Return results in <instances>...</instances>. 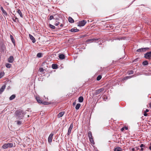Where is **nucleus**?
I'll list each match as a JSON object with an SVG mask.
<instances>
[{
    "label": "nucleus",
    "mask_w": 151,
    "mask_h": 151,
    "mask_svg": "<svg viewBox=\"0 0 151 151\" xmlns=\"http://www.w3.org/2000/svg\"><path fill=\"white\" fill-rule=\"evenodd\" d=\"M1 78V77H0V78Z\"/></svg>",
    "instance_id": "nucleus-57"
},
{
    "label": "nucleus",
    "mask_w": 151,
    "mask_h": 151,
    "mask_svg": "<svg viewBox=\"0 0 151 151\" xmlns=\"http://www.w3.org/2000/svg\"><path fill=\"white\" fill-rule=\"evenodd\" d=\"M52 68L54 69H56L58 68L57 65L55 64H53L52 65Z\"/></svg>",
    "instance_id": "nucleus-24"
},
{
    "label": "nucleus",
    "mask_w": 151,
    "mask_h": 151,
    "mask_svg": "<svg viewBox=\"0 0 151 151\" xmlns=\"http://www.w3.org/2000/svg\"><path fill=\"white\" fill-rule=\"evenodd\" d=\"M90 141V142L92 144H94V142L93 137L91 138H89Z\"/></svg>",
    "instance_id": "nucleus-30"
},
{
    "label": "nucleus",
    "mask_w": 151,
    "mask_h": 151,
    "mask_svg": "<svg viewBox=\"0 0 151 151\" xmlns=\"http://www.w3.org/2000/svg\"><path fill=\"white\" fill-rule=\"evenodd\" d=\"M54 134L52 133H51L49 135L48 139V141L49 143H50L52 141V138Z\"/></svg>",
    "instance_id": "nucleus-6"
},
{
    "label": "nucleus",
    "mask_w": 151,
    "mask_h": 151,
    "mask_svg": "<svg viewBox=\"0 0 151 151\" xmlns=\"http://www.w3.org/2000/svg\"><path fill=\"white\" fill-rule=\"evenodd\" d=\"M54 16H53L52 15H51L50 16L49 19L50 20H51L53 19H54Z\"/></svg>",
    "instance_id": "nucleus-37"
},
{
    "label": "nucleus",
    "mask_w": 151,
    "mask_h": 151,
    "mask_svg": "<svg viewBox=\"0 0 151 151\" xmlns=\"http://www.w3.org/2000/svg\"><path fill=\"white\" fill-rule=\"evenodd\" d=\"M104 100L105 101H106V100H105V97H104Z\"/></svg>",
    "instance_id": "nucleus-53"
},
{
    "label": "nucleus",
    "mask_w": 151,
    "mask_h": 151,
    "mask_svg": "<svg viewBox=\"0 0 151 151\" xmlns=\"http://www.w3.org/2000/svg\"><path fill=\"white\" fill-rule=\"evenodd\" d=\"M122 149L119 147H117L114 149V151H121Z\"/></svg>",
    "instance_id": "nucleus-25"
},
{
    "label": "nucleus",
    "mask_w": 151,
    "mask_h": 151,
    "mask_svg": "<svg viewBox=\"0 0 151 151\" xmlns=\"http://www.w3.org/2000/svg\"><path fill=\"white\" fill-rule=\"evenodd\" d=\"M59 57L60 59L62 60L65 58V55L63 54H60L59 55Z\"/></svg>",
    "instance_id": "nucleus-18"
},
{
    "label": "nucleus",
    "mask_w": 151,
    "mask_h": 151,
    "mask_svg": "<svg viewBox=\"0 0 151 151\" xmlns=\"http://www.w3.org/2000/svg\"><path fill=\"white\" fill-rule=\"evenodd\" d=\"M12 65L10 64L6 63V66L7 68H10L11 67Z\"/></svg>",
    "instance_id": "nucleus-31"
},
{
    "label": "nucleus",
    "mask_w": 151,
    "mask_h": 151,
    "mask_svg": "<svg viewBox=\"0 0 151 151\" xmlns=\"http://www.w3.org/2000/svg\"><path fill=\"white\" fill-rule=\"evenodd\" d=\"M107 99V97H106V98H105V99Z\"/></svg>",
    "instance_id": "nucleus-56"
},
{
    "label": "nucleus",
    "mask_w": 151,
    "mask_h": 151,
    "mask_svg": "<svg viewBox=\"0 0 151 151\" xmlns=\"http://www.w3.org/2000/svg\"><path fill=\"white\" fill-rule=\"evenodd\" d=\"M4 72H1L0 73V77L1 78L4 75Z\"/></svg>",
    "instance_id": "nucleus-35"
},
{
    "label": "nucleus",
    "mask_w": 151,
    "mask_h": 151,
    "mask_svg": "<svg viewBox=\"0 0 151 151\" xmlns=\"http://www.w3.org/2000/svg\"><path fill=\"white\" fill-rule=\"evenodd\" d=\"M131 150L132 151H136L135 149V147L133 148H132L131 149Z\"/></svg>",
    "instance_id": "nucleus-44"
},
{
    "label": "nucleus",
    "mask_w": 151,
    "mask_h": 151,
    "mask_svg": "<svg viewBox=\"0 0 151 151\" xmlns=\"http://www.w3.org/2000/svg\"><path fill=\"white\" fill-rule=\"evenodd\" d=\"M13 146V144L12 143H9L4 144L2 146V148L4 149H6L7 148H11Z\"/></svg>",
    "instance_id": "nucleus-2"
},
{
    "label": "nucleus",
    "mask_w": 151,
    "mask_h": 151,
    "mask_svg": "<svg viewBox=\"0 0 151 151\" xmlns=\"http://www.w3.org/2000/svg\"><path fill=\"white\" fill-rule=\"evenodd\" d=\"M135 149L136 151L139 149V148L138 147H135Z\"/></svg>",
    "instance_id": "nucleus-42"
},
{
    "label": "nucleus",
    "mask_w": 151,
    "mask_h": 151,
    "mask_svg": "<svg viewBox=\"0 0 151 151\" xmlns=\"http://www.w3.org/2000/svg\"><path fill=\"white\" fill-rule=\"evenodd\" d=\"M39 70L41 72H42L44 71V69L42 68H41L39 69Z\"/></svg>",
    "instance_id": "nucleus-40"
},
{
    "label": "nucleus",
    "mask_w": 151,
    "mask_h": 151,
    "mask_svg": "<svg viewBox=\"0 0 151 151\" xmlns=\"http://www.w3.org/2000/svg\"><path fill=\"white\" fill-rule=\"evenodd\" d=\"M81 106V104L78 103L77 104L76 106V109L77 110H78L79 109L80 107Z\"/></svg>",
    "instance_id": "nucleus-27"
},
{
    "label": "nucleus",
    "mask_w": 151,
    "mask_h": 151,
    "mask_svg": "<svg viewBox=\"0 0 151 151\" xmlns=\"http://www.w3.org/2000/svg\"><path fill=\"white\" fill-rule=\"evenodd\" d=\"M60 26L61 27H63V24H61L60 25Z\"/></svg>",
    "instance_id": "nucleus-49"
},
{
    "label": "nucleus",
    "mask_w": 151,
    "mask_h": 151,
    "mask_svg": "<svg viewBox=\"0 0 151 151\" xmlns=\"http://www.w3.org/2000/svg\"><path fill=\"white\" fill-rule=\"evenodd\" d=\"M86 22L85 20H83L79 22L78 26L80 27L84 26L86 23Z\"/></svg>",
    "instance_id": "nucleus-5"
},
{
    "label": "nucleus",
    "mask_w": 151,
    "mask_h": 151,
    "mask_svg": "<svg viewBox=\"0 0 151 151\" xmlns=\"http://www.w3.org/2000/svg\"><path fill=\"white\" fill-rule=\"evenodd\" d=\"M102 77L101 76V75H99L98 76V77L97 78L96 80L97 81H99L100 80L101 78Z\"/></svg>",
    "instance_id": "nucleus-34"
},
{
    "label": "nucleus",
    "mask_w": 151,
    "mask_h": 151,
    "mask_svg": "<svg viewBox=\"0 0 151 151\" xmlns=\"http://www.w3.org/2000/svg\"><path fill=\"white\" fill-rule=\"evenodd\" d=\"M149 149L151 150V146H150L149 147Z\"/></svg>",
    "instance_id": "nucleus-52"
},
{
    "label": "nucleus",
    "mask_w": 151,
    "mask_h": 151,
    "mask_svg": "<svg viewBox=\"0 0 151 151\" xmlns=\"http://www.w3.org/2000/svg\"><path fill=\"white\" fill-rule=\"evenodd\" d=\"M60 22H58L57 21H56L55 22V26H58Z\"/></svg>",
    "instance_id": "nucleus-39"
},
{
    "label": "nucleus",
    "mask_w": 151,
    "mask_h": 151,
    "mask_svg": "<svg viewBox=\"0 0 151 151\" xmlns=\"http://www.w3.org/2000/svg\"><path fill=\"white\" fill-rule=\"evenodd\" d=\"M36 99L37 100V102L39 103L42 104L44 105L47 104V102H43L42 101V99H41L40 97H36Z\"/></svg>",
    "instance_id": "nucleus-3"
},
{
    "label": "nucleus",
    "mask_w": 151,
    "mask_h": 151,
    "mask_svg": "<svg viewBox=\"0 0 151 151\" xmlns=\"http://www.w3.org/2000/svg\"><path fill=\"white\" fill-rule=\"evenodd\" d=\"M73 124L72 123L70 124V127H69V128H68V133H67V134L68 135H69L70 134V133H71V130L73 128Z\"/></svg>",
    "instance_id": "nucleus-7"
},
{
    "label": "nucleus",
    "mask_w": 151,
    "mask_h": 151,
    "mask_svg": "<svg viewBox=\"0 0 151 151\" xmlns=\"http://www.w3.org/2000/svg\"><path fill=\"white\" fill-rule=\"evenodd\" d=\"M58 16V14L54 15V19H55L56 21L58 20H59V18L57 17Z\"/></svg>",
    "instance_id": "nucleus-26"
},
{
    "label": "nucleus",
    "mask_w": 151,
    "mask_h": 151,
    "mask_svg": "<svg viewBox=\"0 0 151 151\" xmlns=\"http://www.w3.org/2000/svg\"><path fill=\"white\" fill-rule=\"evenodd\" d=\"M0 8L2 12L4 10L2 6H1Z\"/></svg>",
    "instance_id": "nucleus-45"
},
{
    "label": "nucleus",
    "mask_w": 151,
    "mask_h": 151,
    "mask_svg": "<svg viewBox=\"0 0 151 151\" xmlns=\"http://www.w3.org/2000/svg\"><path fill=\"white\" fill-rule=\"evenodd\" d=\"M50 27V28L52 29H55V27L54 26L52 25L51 24H49Z\"/></svg>",
    "instance_id": "nucleus-33"
},
{
    "label": "nucleus",
    "mask_w": 151,
    "mask_h": 151,
    "mask_svg": "<svg viewBox=\"0 0 151 151\" xmlns=\"http://www.w3.org/2000/svg\"><path fill=\"white\" fill-rule=\"evenodd\" d=\"M79 31V30L77 28H72L70 30V31L72 32H78Z\"/></svg>",
    "instance_id": "nucleus-15"
},
{
    "label": "nucleus",
    "mask_w": 151,
    "mask_h": 151,
    "mask_svg": "<svg viewBox=\"0 0 151 151\" xmlns=\"http://www.w3.org/2000/svg\"><path fill=\"white\" fill-rule=\"evenodd\" d=\"M149 49V48H140L137 49V52H144L146 50Z\"/></svg>",
    "instance_id": "nucleus-8"
},
{
    "label": "nucleus",
    "mask_w": 151,
    "mask_h": 151,
    "mask_svg": "<svg viewBox=\"0 0 151 151\" xmlns=\"http://www.w3.org/2000/svg\"><path fill=\"white\" fill-rule=\"evenodd\" d=\"M124 127H123L121 128V130L122 131H123L124 130Z\"/></svg>",
    "instance_id": "nucleus-47"
},
{
    "label": "nucleus",
    "mask_w": 151,
    "mask_h": 151,
    "mask_svg": "<svg viewBox=\"0 0 151 151\" xmlns=\"http://www.w3.org/2000/svg\"><path fill=\"white\" fill-rule=\"evenodd\" d=\"M17 13H18L19 14V15L20 16V17H22V18L23 17V15L22 14L19 9H17Z\"/></svg>",
    "instance_id": "nucleus-14"
},
{
    "label": "nucleus",
    "mask_w": 151,
    "mask_h": 151,
    "mask_svg": "<svg viewBox=\"0 0 151 151\" xmlns=\"http://www.w3.org/2000/svg\"><path fill=\"white\" fill-rule=\"evenodd\" d=\"M150 145H151V143L150 144Z\"/></svg>",
    "instance_id": "nucleus-58"
},
{
    "label": "nucleus",
    "mask_w": 151,
    "mask_h": 151,
    "mask_svg": "<svg viewBox=\"0 0 151 151\" xmlns=\"http://www.w3.org/2000/svg\"><path fill=\"white\" fill-rule=\"evenodd\" d=\"M16 96L15 95L13 94L10 97H9V99L10 100H12L14 99L15 98Z\"/></svg>",
    "instance_id": "nucleus-22"
},
{
    "label": "nucleus",
    "mask_w": 151,
    "mask_h": 151,
    "mask_svg": "<svg viewBox=\"0 0 151 151\" xmlns=\"http://www.w3.org/2000/svg\"><path fill=\"white\" fill-rule=\"evenodd\" d=\"M29 36L30 39L32 41V42L33 43H35L36 40L34 37L30 34H29Z\"/></svg>",
    "instance_id": "nucleus-9"
},
{
    "label": "nucleus",
    "mask_w": 151,
    "mask_h": 151,
    "mask_svg": "<svg viewBox=\"0 0 151 151\" xmlns=\"http://www.w3.org/2000/svg\"><path fill=\"white\" fill-rule=\"evenodd\" d=\"M65 112L64 111H62L60 113H59L58 115V118H60L61 117H62L64 114Z\"/></svg>",
    "instance_id": "nucleus-12"
},
{
    "label": "nucleus",
    "mask_w": 151,
    "mask_h": 151,
    "mask_svg": "<svg viewBox=\"0 0 151 151\" xmlns=\"http://www.w3.org/2000/svg\"><path fill=\"white\" fill-rule=\"evenodd\" d=\"M14 60L13 57L12 56H10L8 59V61L10 63H12Z\"/></svg>",
    "instance_id": "nucleus-10"
},
{
    "label": "nucleus",
    "mask_w": 151,
    "mask_h": 151,
    "mask_svg": "<svg viewBox=\"0 0 151 151\" xmlns=\"http://www.w3.org/2000/svg\"><path fill=\"white\" fill-rule=\"evenodd\" d=\"M127 78H129L130 77H128V76H127L126 77Z\"/></svg>",
    "instance_id": "nucleus-54"
},
{
    "label": "nucleus",
    "mask_w": 151,
    "mask_h": 151,
    "mask_svg": "<svg viewBox=\"0 0 151 151\" xmlns=\"http://www.w3.org/2000/svg\"><path fill=\"white\" fill-rule=\"evenodd\" d=\"M128 73L129 75L133 74V71L132 70H130L128 72Z\"/></svg>",
    "instance_id": "nucleus-38"
},
{
    "label": "nucleus",
    "mask_w": 151,
    "mask_h": 151,
    "mask_svg": "<svg viewBox=\"0 0 151 151\" xmlns=\"http://www.w3.org/2000/svg\"><path fill=\"white\" fill-rule=\"evenodd\" d=\"M76 102H74L73 103V105L74 106L76 105Z\"/></svg>",
    "instance_id": "nucleus-48"
},
{
    "label": "nucleus",
    "mask_w": 151,
    "mask_h": 151,
    "mask_svg": "<svg viewBox=\"0 0 151 151\" xmlns=\"http://www.w3.org/2000/svg\"><path fill=\"white\" fill-rule=\"evenodd\" d=\"M88 134L89 138H91L93 137L92 133L91 131H89L88 132Z\"/></svg>",
    "instance_id": "nucleus-23"
},
{
    "label": "nucleus",
    "mask_w": 151,
    "mask_h": 151,
    "mask_svg": "<svg viewBox=\"0 0 151 151\" xmlns=\"http://www.w3.org/2000/svg\"><path fill=\"white\" fill-rule=\"evenodd\" d=\"M144 115L145 116H147V113H146L144 112Z\"/></svg>",
    "instance_id": "nucleus-43"
},
{
    "label": "nucleus",
    "mask_w": 151,
    "mask_h": 151,
    "mask_svg": "<svg viewBox=\"0 0 151 151\" xmlns=\"http://www.w3.org/2000/svg\"><path fill=\"white\" fill-rule=\"evenodd\" d=\"M16 116L17 117V119H21L24 117L25 113L22 110H17L15 113Z\"/></svg>",
    "instance_id": "nucleus-1"
},
{
    "label": "nucleus",
    "mask_w": 151,
    "mask_h": 151,
    "mask_svg": "<svg viewBox=\"0 0 151 151\" xmlns=\"http://www.w3.org/2000/svg\"><path fill=\"white\" fill-rule=\"evenodd\" d=\"M145 57L147 59H150L151 58V51L147 52L145 54Z\"/></svg>",
    "instance_id": "nucleus-4"
},
{
    "label": "nucleus",
    "mask_w": 151,
    "mask_h": 151,
    "mask_svg": "<svg viewBox=\"0 0 151 151\" xmlns=\"http://www.w3.org/2000/svg\"><path fill=\"white\" fill-rule=\"evenodd\" d=\"M107 99V97H106V98H105V99Z\"/></svg>",
    "instance_id": "nucleus-55"
},
{
    "label": "nucleus",
    "mask_w": 151,
    "mask_h": 151,
    "mask_svg": "<svg viewBox=\"0 0 151 151\" xmlns=\"http://www.w3.org/2000/svg\"><path fill=\"white\" fill-rule=\"evenodd\" d=\"M37 56L38 58H41L42 57V54L41 53H38L37 54Z\"/></svg>",
    "instance_id": "nucleus-32"
},
{
    "label": "nucleus",
    "mask_w": 151,
    "mask_h": 151,
    "mask_svg": "<svg viewBox=\"0 0 151 151\" xmlns=\"http://www.w3.org/2000/svg\"><path fill=\"white\" fill-rule=\"evenodd\" d=\"M124 127V129H125L126 130L127 129H128L127 127Z\"/></svg>",
    "instance_id": "nucleus-50"
},
{
    "label": "nucleus",
    "mask_w": 151,
    "mask_h": 151,
    "mask_svg": "<svg viewBox=\"0 0 151 151\" xmlns=\"http://www.w3.org/2000/svg\"><path fill=\"white\" fill-rule=\"evenodd\" d=\"M104 90V88H100L96 91V93L97 94H99L100 92Z\"/></svg>",
    "instance_id": "nucleus-11"
},
{
    "label": "nucleus",
    "mask_w": 151,
    "mask_h": 151,
    "mask_svg": "<svg viewBox=\"0 0 151 151\" xmlns=\"http://www.w3.org/2000/svg\"><path fill=\"white\" fill-rule=\"evenodd\" d=\"M11 39L12 40V42L14 43H15V40L13 36L12 35L10 36Z\"/></svg>",
    "instance_id": "nucleus-28"
},
{
    "label": "nucleus",
    "mask_w": 151,
    "mask_h": 151,
    "mask_svg": "<svg viewBox=\"0 0 151 151\" xmlns=\"http://www.w3.org/2000/svg\"><path fill=\"white\" fill-rule=\"evenodd\" d=\"M149 110L148 109H146V110L144 111L145 112L147 113L149 111Z\"/></svg>",
    "instance_id": "nucleus-46"
},
{
    "label": "nucleus",
    "mask_w": 151,
    "mask_h": 151,
    "mask_svg": "<svg viewBox=\"0 0 151 151\" xmlns=\"http://www.w3.org/2000/svg\"><path fill=\"white\" fill-rule=\"evenodd\" d=\"M99 40V39H94V38H93V39H90L88 40H87L86 42H93L94 41L98 40Z\"/></svg>",
    "instance_id": "nucleus-16"
},
{
    "label": "nucleus",
    "mask_w": 151,
    "mask_h": 151,
    "mask_svg": "<svg viewBox=\"0 0 151 151\" xmlns=\"http://www.w3.org/2000/svg\"><path fill=\"white\" fill-rule=\"evenodd\" d=\"M12 19H13V21L14 22H18L19 21V20H18V19L16 17H14Z\"/></svg>",
    "instance_id": "nucleus-21"
},
{
    "label": "nucleus",
    "mask_w": 151,
    "mask_h": 151,
    "mask_svg": "<svg viewBox=\"0 0 151 151\" xmlns=\"http://www.w3.org/2000/svg\"><path fill=\"white\" fill-rule=\"evenodd\" d=\"M68 21L70 23H73L74 22V20L70 17H68Z\"/></svg>",
    "instance_id": "nucleus-19"
},
{
    "label": "nucleus",
    "mask_w": 151,
    "mask_h": 151,
    "mask_svg": "<svg viewBox=\"0 0 151 151\" xmlns=\"http://www.w3.org/2000/svg\"><path fill=\"white\" fill-rule=\"evenodd\" d=\"M148 64V61L146 60L143 61L142 63V64L144 65H147Z\"/></svg>",
    "instance_id": "nucleus-29"
},
{
    "label": "nucleus",
    "mask_w": 151,
    "mask_h": 151,
    "mask_svg": "<svg viewBox=\"0 0 151 151\" xmlns=\"http://www.w3.org/2000/svg\"><path fill=\"white\" fill-rule=\"evenodd\" d=\"M6 87V86L5 85H3L2 86L1 88L0 89V94L2 93V92H3Z\"/></svg>",
    "instance_id": "nucleus-13"
},
{
    "label": "nucleus",
    "mask_w": 151,
    "mask_h": 151,
    "mask_svg": "<svg viewBox=\"0 0 151 151\" xmlns=\"http://www.w3.org/2000/svg\"><path fill=\"white\" fill-rule=\"evenodd\" d=\"M16 122L17 125H19L21 124V122L20 121H17Z\"/></svg>",
    "instance_id": "nucleus-41"
},
{
    "label": "nucleus",
    "mask_w": 151,
    "mask_h": 151,
    "mask_svg": "<svg viewBox=\"0 0 151 151\" xmlns=\"http://www.w3.org/2000/svg\"><path fill=\"white\" fill-rule=\"evenodd\" d=\"M150 107L151 108V102L149 104Z\"/></svg>",
    "instance_id": "nucleus-51"
},
{
    "label": "nucleus",
    "mask_w": 151,
    "mask_h": 151,
    "mask_svg": "<svg viewBox=\"0 0 151 151\" xmlns=\"http://www.w3.org/2000/svg\"><path fill=\"white\" fill-rule=\"evenodd\" d=\"M83 100V98L82 96H80L78 98V101L80 102H82Z\"/></svg>",
    "instance_id": "nucleus-20"
},
{
    "label": "nucleus",
    "mask_w": 151,
    "mask_h": 151,
    "mask_svg": "<svg viewBox=\"0 0 151 151\" xmlns=\"http://www.w3.org/2000/svg\"><path fill=\"white\" fill-rule=\"evenodd\" d=\"M140 147H141L140 150L143 151L144 150V148L146 147V146L143 144H141L140 145Z\"/></svg>",
    "instance_id": "nucleus-17"
},
{
    "label": "nucleus",
    "mask_w": 151,
    "mask_h": 151,
    "mask_svg": "<svg viewBox=\"0 0 151 151\" xmlns=\"http://www.w3.org/2000/svg\"><path fill=\"white\" fill-rule=\"evenodd\" d=\"M2 12L4 14V16H7V13L4 10V11Z\"/></svg>",
    "instance_id": "nucleus-36"
}]
</instances>
